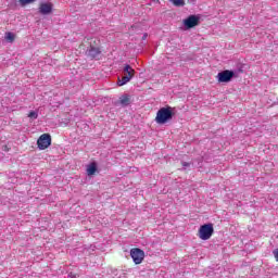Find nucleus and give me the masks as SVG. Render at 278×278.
Wrapping results in <instances>:
<instances>
[{"mask_svg": "<svg viewBox=\"0 0 278 278\" xmlns=\"http://www.w3.org/2000/svg\"><path fill=\"white\" fill-rule=\"evenodd\" d=\"M172 118H173L172 108L170 106L161 108L156 113L155 123L159 125H164L167 122H169Z\"/></svg>", "mask_w": 278, "mask_h": 278, "instance_id": "obj_1", "label": "nucleus"}, {"mask_svg": "<svg viewBox=\"0 0 278 278\" xmlns=\"http://www.w3.org/2000/svg\"><path fill=\"white\" fill-rule=\"evenodd\" d=\"M214 235V225L213 224H204L198 230V237L202 241H208Z\"/></svg>", "mask_w": 278, "mask_h": 278, "instance_id": "obj_2", "label": "nucleus"}, {"mask_svg": "<svg viewBox=\"0 0 278 278\" xmlns=\"http://www.w3.org/2000/svg\"><path fill=\"white\" fill-rule=\"evenodd\" d=\"M124 74L125 76L122 79L117 78V86L119 87H123L129 83L135 77L136 71L129 64H126L124 66Z\"/></svg>", "mask_w": 278, "mask_h": 278, "instance_id": "obj_3", "label": "nucleus"}, {"mask_svg": "<svg viewBox=\"0 0 278 278\" xmlns=\"http://www.w3.org/2000/svg\"><path fill=\"white\" fill-rule=\"evenodd\" d=\"M51 142H52L51 136L49 134H42L37 140V147L39 150L43 151L51 146Z\"/></svg>", "mask_w": 278, "mask_h": 278, "instance_id": "obj_4", "label": "nucleus"}, {"mask_svg": "<svg viewBox=\"0 0 278 278\" xmlns=\"http://www.w3.org/2000/svg\"><path fill=\"white\" fill-rule=\"evenodd\" d=\"M130 257L134 264L139 265L144 261L146 254L141 249L135 248L130 250Z\"/></svg>", "mask_w": 278, "mask_h": 278, "instance_id": "obj_5", "label": "nucleus"}, {"mask_svg": "<svg viewBox=\"0 0 278 278\" xmlns=\"http://www.w3.org/2000/svg\"><path fill=\"white\" fill-rule=\"evenodd\" d=\"M233 76H235V73L232 71L226 70L218 73V75L216 76V79L219 84H228L231 81Z\"/></svg>", "mask_w": 278, "mask_h": 278, "instance_id": "obj_6", "label": "nucleus"}, {"mask_svg": "<svg viewBox=\"0 0 278 278\" xmlns=\"http://www.w3.org/2000/svg\"><path fill=\"white\" fill-rule=\"evenodd\" d=\"M199 22H200L199 16L192 14V15L188 16L187 18H185L182 21V24H184L185 27L190 29V28H193V27L198 26Z\"/></svg>", "mask_w": 278, "mask_h": 278, "instance_id": "obj_7", "label": "nucleus"}, {"mask_svg": "<svg viewBox=\"0 0 278 278\" xmlns=\"http://www.w3.org/2000/svg\"><path fill=\"white\" fill-rule=\"evenodd\" d=\"M38 10L41 15H50L53 12V4L51 2H41Z\"/></svg>", "mask_w": 278, "mask_h": 278, "instance_id": "obj_8", "label": "nucleus"}, {"mask_svg": "<svg viewBox=\"0 0 278 278\" xmlns=\"http://www.w3.org/2000/svg\"><path fill=\"white\" fill-rule=\"evenodd\" d=\"M86 45H88L87 48H99L101 42H100V39L96 37H90V38H87Z\"/></svg>", "mask_w": 278, "mask_h": 278, "instance_id": "obj_9", "label": "nucleus"}, {"mask_svg": "<svg viewBox=\"0 0 278 278\" xmlns=\"http://www.w3.org/2000/svg\"><path fill=\"white\" fill-rule=\"evenodd\" d=\"M100 53H101L100 47L87 48V54L91 59L98 58L100 55Z\"/></svg>", "mask_w": 278, "mask_h": 278, "instance_id": "obj_10", "label": "nucleus"}, {"mask_svg": "<svg viewBox=\"0 0 278 278\" xmlns=\"http://www.w3.org/2000/svg\"><path fill=\"white\" fill-rule=\"evenodd\" d=\"M97 173V164L91 163L90 165L87 166V175L88 176H93Z\"/></svg>", "mask_w": 278, "mask_h": 278, "instance_id": "obj_11", "label": "nucleus"}, {"mask_svg": "<svg viewBox=\"0 0 278 278\" xmlns=\"http://www.w3.org/2000/svg\"><path fill=\"white\" fill-rule=\"evenodd\" d=\"M4 39L9 43H13L16 40V35L14 33H5Z\"/></svg>", "mask_w": 278, "mask_h": 278, "instance_id": "obj_12", "label": "nucleus"}, {"mask_svg": "<svg viewBox=\"0 0 278 278\" xmlns=\"http://www.w3.org/2000/svg\"><path fill=\"white\" fill-rule=\"evenodd\" d=\"M119 103H121V105H123V106L129 105V96H123V97H121Z\"/></svg>", "mask_w": 278, "mask_h": 278, "instance_id": "obj_13", "label": "nucleus"}, {"mask_svg": "<svg viewBox=\"0 0 278 278\" xmlns=\"http://www.w3.org/2000/svg\"><path fill=\"white\" fill-rule=\"evenodd\" d=\"M28 117L33 119H38V112H35V111L29 112Z\"/></svg>", "mask_w": 278, "mask_h": 278, "instance_id": "obj_14", "label": "nucleus"}, {"mask_svg": "<svg viewBox=\"0 0 278 278\" xmlns=\"http://www.w3.org/2000/svg\"><path fill=\"white\" fill-rule=\"evenodd\" d=\"M173 4L175 7H184L186 3H185V1H173Z\"/></svg>", "mask_w": 278, "mask_h": 278, "instance_id": "obj_15", "label": "nucleus"}, {"mask_svg": "<svg viewBox=\"0 0 278 278\" xmlns=\"http://www.w3.org/2000/svg\"><path fill=\"white\" fill-rule=\"evenodd\" d=\"M275 261L278 262V249L274 250L273 252Z\"/></svg>", "mask_w": 278, "mask_h": 278, "instance_id": "obj_16", "label": "nucleus"}, {"mask_svg": "<svg viewBox=\"0 0 278 278\" xmlns=\"http://www.w3.org/2000/svg\"><path fill=\"white\" fill-rule=\"evenodd\" d=\"M28 3H31V1H21V2H20V5H21V7H25V5L28 4Z\"/></svg>", "mask_w": 278, "mask_h": 278, "instance_id": "obj_17", "label": "nucleus"}, {"mask_svg": "<svg viewBox=\"0 0 278 278\" xmlns=\"http://www.w3.org/2000/svg\"><path fill=\"white\" fill-rule=\"evenodd\" d=\"M182 166H189V164L188 163H182Z\"/></svg>", "mask_w": 278, "mask_h": 278, "instance_id": "obj_18", "label": "nucleus"}, {"mask_svg": "<svg viewBox=\"0 0 278 278\" xmlns=\"http://www.w3.org/2000/svg\"><path fill=\"white\" fill-rule=\"evenodd\" d=\"M20 1H35V0H20Z\"/></svg>", "mask_w": 278, "mask_h": 278, "instance_id": "obj_19", "label": "nucleus"}, {"mask_svg": "<svg viewBox=\"0 0 278 278\" xmlns=\"http://www.w3.org/2000/svg\"><path fill=\"white\" fill-rule=\"evenodd\" d=\"M68 276H70V277H72V278L74 277V275H73V274H70Z\"/></svg>", "mask_w": 278, "mask_h": 278, "instance_id": "obj_20", "label": "nucleus"}]
</instances>
